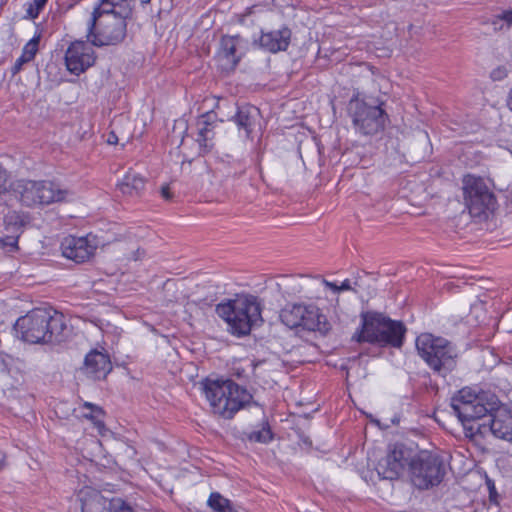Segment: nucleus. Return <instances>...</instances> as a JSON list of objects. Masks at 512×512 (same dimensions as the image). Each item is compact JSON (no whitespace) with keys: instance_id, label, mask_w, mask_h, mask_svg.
I'll use <instances>...</instances> for the list:
<instances>
[{"instance_id":"obj_20","label":"nucleus","mask_w":512,"mask_h":512,"mask_svg":"<svg viewBox=\"0 0 512 512\" xmlns=\"http://www.w3.org/2000/svg\"><path fill=\"white\" fill-rule=\"evenodd\" d=\"M385 326L387 328H382V338L383 341H377L376 344L382 347L391 346L395 348H400L403 344L404 335L406 332V328L400 321L391 320L390 318H386Z\"/></svg>"},{"instance_id":"obj_10","label":"nucleus","mask_w":512,"mask_h":512,"mask_svg":"<svg viewBox=\"0 0 512 512\" xmlns=\"http://www.w3.org/2000/svg\"><path fill=\"white\" fill-rule=\"evenodd\" d=\"M463 192L471 216L486 217L487 212L495 209L496 198L481 177L466 175L463 178Z\"/></svg>"},{"instance_id":"obj_32","label":"nucleus","mask_w":512,"mask_h":512,"mask_svg":"<svg viewBox=\"0 0 512 512\" xmlns=\"http://www.w3.org/2000/svg\"><path fill=\"white\" fill-rule=\"evenodd\" d=\"M109 512H133V509L121 499H113L110 503Z\"/></svg>"},{"instance_id":"obj_36","label":"nucleus","mask_w":512,"mask_h":512,"mask_svg":"<svg viewBox=\"0 0 512 512\" xmlns=\"http://www.w3.org/2000/svg\"><path fill=\"white\" fill-rule=\"evenodd\" d=\"M7 181L6 170L2 168L0 165V193L5 189V184Z\"/></svg>"},{"instance_id":"obj_31","label":"nucleus","mask_w":512,"mask_h":512,"mask_svg":"<svg viewBox=\"0 0 512 512\" xmlns=\"http://www.w3.org/2000/svg\"><path fill=\"white\" fill-rule=\"evenodd\" d=\"M48 0H33L29 3L28 8L26 10V14L29 18H36L40 11L44 8L45 4Z\"/></svg>"},{"instance_id":"obj_38","label":"nucleus","mask_w":512,"mask_h":512,"mask_svg":"<svg viewBox=\"0 0 512 512\" xmlns=\"http://www.w3.org/2000/svg\"><path fill=\"white\" fill-rule=\"evenodd\" d=\"M17 240H18V236H16V237H7L5 240H2V242H3L4 245H8V246H11L12 248H16L17 247Z\"/></svg>"},{"instance_id":"obj_15","label":"nucleus","mask_w":512,"mask_h":512,"mask_svg":"<svg viewBox=\"0 0 512 512\" xmlns=\"http://www.w3.org/2000/svg\"><path fill=\"white\" fill-rule=\"evenodd\" d=\"M386 316L377 312H364L361 314V327L356 330L352 340L362 343L376 344L383 341L382 328L385 326Z\"/></svg>"},{"instance_id":"obj_4","label":"nucleus","mask_w":512,"mask_h":512,"mask_svg":"<svg viewBox=\"0 0 512 512\" xmlns=\"http://www.w3.org/2000/svg\"><path fill=\"white\" fill-rule=\"evenodd\" d=\"M261 303L256 296L240 295L216 306V313L228 325V331L238 337L248 335L262 322Z\"/></svg>"},{"instance_id":"obj_11","label":"nucleus","mask_w":512,"mask_h":512,"mask_svg":"<svg viewBox=\"0 0 512 512\" xmlns=\"http://www.w3.org/2000/svg\"><path fill=\"white\" fill-rule=\"evenodd\" d=\"M488 414V422L469 427L471 435L479 434L484 437L490 432L497 438L512 441V412L499 403L497 408Z\"/></svg>"},{"instance_id":"obj_12","label":"nucleus","mask_w":512,"mask_h":512,"mask_svg":"<svg viewBox=\"0 0 512 512\" xmlns=\"http://www.w3.org/2000/svg\"><path fill=\"white\" fill-rule=\"evenodd\" d=\"M248 41L239 35H225L221 38L217 51V62L222 71L231 72L246 54Z\"/></svg>"},{"instance_id":"obj_39","label":"nucleus","mask_w":512,"mask_h":512,"mask_svg":"<svg viewBox=\"0 0 512 512\" xmlns=\"http://www.w3.org/2000/svg\"><path fill=\"white\" fill-rule=\"evenodd\" d=\"M266 362L265 361H258L256 363L253 364V373H254V376L255 377H260V369L263 365H265Z\"/></svg>"},{"instance_id":"obj_9","label":"nucleus","mask_w":512,"mask_h":512,"mask_svg":"<svg viewBox=\"0 0 512 512\" xmlns=\"http://www.w3.org/2000/svg\"><path fill=\"white\" fill-rule=\"evenodd\" d=\"M409 470L412 484L421 490L438 485L445 475L441 458L427 451L411 457Z\"/></svg>"},{"instance_id":"obj_29","label":"nucleus","mask_w":512,"mask_h":512,"mask_svg":"<svg viewBox=\"0 0 512 512\" xmlns=\"http://www.w3.org/2000/svg\"><path fill=\"white\" fill-rule=\"evenodd\" d=\"M251 442L267 443L272 439V432L268 426H264L258 431H252L247 435Z\"/></svg>"},{"instance_id":"obj_33","label":"nucleus","mask_w":512,"mask_h":512,"mask_svg":"<svg viewBox=\"0 0 512 512\" xmlns=\"http://www.w3.org/2000/svg\"><path fill=\"white\" fill-rule=\"evenodd\" d=\"M507 75V69L504 66H499L491 71L490 77L494 81H500L507 77Z\"/></svg>"},{"instance_id":"obj_30","label":"nucleus","mask_w":512,"mask_h":512,"mask_svg":"<svg viewBox=\"0 0 512 512\" xmlns=\"http://www.w3.org/2000/svg\"><path fill=\"white\" fill-rule=\"evenodd\" d=\"M5 223L8 230L12 228L14 232H17L23 227L24 220L16 212H12L5 217Z\"/></svg>"},{"instance_id":"obj_24","label":"nucleus","mask_w":512,"mask_h":512,"mask_svg":"<svg viewBox=\"0 0 512 512\" xmlns=\"http://www.w3.org/2000/svg\"><path fill=\"white\" fill-rule=\"evenodd\" d=\"M306 311V304L287 305L281 310L280 319L284 325L293 329L301 327L302 317Z\"/></svg>"},{"instance_id":"obj_45","label":"nucleus","mask_w":512,"mask_h":512,"mask_svg":"<svg viewBox=\"0 0 512 512\" xmlns=\"http://www.w3.org/2000/svg\"><path fill=\"white\" fill-rule=\"evenodd\" d=\"M140 258V251L137 250V256L135 257V260L139 259Z\"/></svg>"},{"instance_id":"obj_14","label":"nucleus","mask_w":512,"mask_h":512,"mask_svg":"<svg viewBox=\"0 0 512 512\" xmlns=\"http://www.w3.org/2000/svg\"><path fill=\"white\" fill-rule=\"evenodd\" d=\"M97 246V239L91 234L84 237L68 236L61 242L63 256L76 263L90 260L94 256Z\"/></svg>"},{"instance_id":"obj_23","label":"nucleus","mask_w":512,"mask_h":512,"mask_svg":"<svg viewBox=\"0 0 512 512\" xmlns=\"http://www.w3.org/2000/svg\"><path fill=\"white\" fill-rule=\"evenodd\" d=\"M234 118L237 126L244 129L249 136L259 120V110L255 106H242L238 108Z\"/></svg>"},{"instance_id":"obj_27","label":"nucleus","mask_w":512,"mask_h":512,"mask_svg":"<svg viewBox=\"0 0 512 512\" xmlns=\"http://www.w3.org/2000/svg\"><path fill=\"white\" fill-rule=\"evenodd\" d=\"M84 408L90 410L89 413H85L84 417L91 420L94 426L101 432L105 428V424L103 421L104 411L101 407L94 405L90 402H85L83 404Z\"/></svg>"},{"instance_id":"obj_8","label":"nucleus","mask_w":512,"mask_h":512,"mask_svg":"<svg viewBox=\"0 0 512 512\" xmlns=\"http://www.w3.org/2000/svg\"><path fill=\"white\" fill-rule=\"evenodd\" d=\"M348 113L356 132L365 136L383 131L388 120L382 103L371 105L358 97H353L349 101Z\"/></svg>"},{"instance_id":"obj_16","label":"nucleus","mask_w":512,"mask_h":512,"mask_svg":"<svg viewBox=\"0 0 512 512\" xmlns=\"http://www.w3.org/2000/svg\"><path fill=\"white\" fill-rule=\"evenodd\" d=\"M95 62L93 48L83 41L71 43L65 53V64L67 70L72 74L79 75L91 67Z\"/></svg>"},{"instance_id":"obj_17","label":"nucleus","mask_w":512,"mask_h":512,"mask_svg":"<svg viewBox=\"0 0 512 512\" xmlns=\"http://www.w3.org/2000/svg\"><path fill=\"white\" fill-rule=\"evenodd\" d=\"M84 372L95 380L103 379L112 370L109 355L98 350H91L84 359Z\"/></svg>"},{"instance_id":"obj_21","label":"nucleus","mask_w":512,"mask_h":512,"mask_svg":"<svg viewBox=\"0 0 512 512\" xmlns=\"http://www.w3.org/2000/svg\"><path fill=\"white\" fill-rule=\"evenodd\" d=\"M82 512H102L105 508V498L91 487H84L78 493Z\"/></svg>"},{"instance_id":"obj_34","label":"nucleus","mask_w":512,"mask_h":512,"mask_svg":"<svg viewBox=\"0 0 512 512\" xmlns=\"http://www.w3.org/2000/svg\"><path fill=\"white\" fill-rule=\"evenodd\" d=\"M316 281L319 284L325 286L326 288L331 289L334 293H339L341 291L340 286H338L337 284H335L333 282H329L326 279H317Z\"/></svg>"},{"instance_id":"obj_7","label":"nucleus","mask_w":512,"mask_h":512,"mask_svg":"<svg viewBox=\"0 0 512 512\" xmlns=\"http://www.w3.org/2000/svg\"><path fill=\"white\" fill-rule=\"evenodd\" d=\"M12 190L15 197L27 207L63 202L73 196L70 190L45 180L20 179L12 184Z\"/></svg>"},{"instance_id":"obj_35","label":"nucleus","mask_w":512,"mask_h":512,"mask_svg":"<svg viewBox=\"0 0 512 512\" xmlns=\"http://www.w3.org/2000/svg\"><path fill=\"white\" fill-rule=\"evenodd\" d=\"M161 196L165 199V200H171L173 198V195L170 191V187L168 184H165L161 187Z\"/></svg>"},{"instance_id":"obj_26","label":"nucleus","mask_w":512,"mask_h":512,"mask_svg":"<svg viewBox=\"0 0 512 512\" xmlns=\"http://www.w3.org/2000/svg\"><path fill=\"white\" fill-rule=\"evenodd\" d=\"M207 504L215 512H236L231 501L218 492L210 494Z\"/></svg>"},{"instance_id":"obj_5","label":"nucleus","mask_w":512,"mask_h":512,"mask_svg":"<svg viewBox=\"0 0 512 512\" xmlns=\"http://www.w3.org/2000/svg\"><path fill=\"white\" fill-rule=\"evenodd\" d=\"M498 404L499 399L495 394L484 391L477 393L469 387L462 388L451 399V407L467 431H470L471 425L481 424L480 421Z\"/></svg>"},{"instance_id":"obj_43","label":"nucleus","mask_w":512,"mask_h":512,"mask_svg":"<svg viewBox=\"0 0 512 512\" xmlns=\"http://www.w3.org/2000/svg\"><path fill=\"white\" fill-rule=\"evenodd\" d=\"M507 104H508L509 109L512 111V87H511V90L509 92Z\"/></svg>"},{"instance_id":"obj_37","label":"nucleus","mask_w":512,"mask_h":512,"mask_svg":"<svg viewBox=\"0 0 512 512\" xmlns=\"http://www.w3.org/2000/svg\"><path fill=\"white\" fill-rule=\"evenodd\" d=\"M500 19L504 20L508 26L512 24V10L505 11L499 16Z\"/></svg>"},{"instance_id":"obj_6","label":"nucleus","mask_w":512,"mask_h":512,"mask_svg":"<svg viewBox=\"0 0 512 512\" xmlns=\"http://www.w3.org/2000/svg\"><path fill=\"white\" fill-rule=\"evenodd\" d=\"M416 349L421 359L438 375L445 377L456 368L457 349L443 337L422 333L416 338Z\"/></svg>"},{"instance_id":"obj_42","label":"nucleus","mask_w":512,"mask_h":512,"mask_svg":"<svg viewBox=\"0 0 512 512\" xmlns=\"http://www.w3.org/2000/svg\"><path fill=\"white\" fill-rule=\"evenodd\" d=\"M5 460H6V455L0 451V470H2L5 466Z\"/></svg>"},{"instance_id":"obj_28","label":"nucleus","mask_w":512,"mask_h":512,"mask_svg":"<svg viewBox=\"0 0 512 512\" xmlns=\"http://www.w3.org/2000/svg\"><path fill=\"white\" fill-rule=\"evenodd\" d=\"M202 125L203 126L199 128L197 142L200 149L206 152L211 147L208 142L212 139L214 133L210 128V123L204 121Z\"/></svg>"},{"instance_id":"obj_1","label":"nucleus","mask_w":512,"mask_h":512,"mask_svg":"<svg viewBox=\"0 0 512 512\" xmlns=\"http://www.w3.org/2000/svg\"><path fill=\"white\" fill-rule=\"evenodd\" d=\"M132 0H100L88 21V38L95 46L115 45L124 40L127 20L132 18Z\"/></svg>"},{"instance_id":"obj_22","label":"nucleus","mask_w":512,"mask_h":512,"mask_svg":"<svg viewBox=\"0 0 512 512\" xmlns=\"http://www.w3.org/2000/svg\"><path fill=\"white\" fill-rule=\"evenodd\" d=\"M145 183L146 180L143 176L130 170L125 174L122 181L119 182L118 187L122 194L135 197L141 195L145 188Z\"/></svg>"},{"instance_id":"obj_2","label":"nucleus","mask_w":512,"mask_h":512,"mask_svg":"<svg viewBox=\"0 0 512 512\" xmlns=\"http://www.w3.org/2000/svg\"><path fill=\"white\" fill-rule=\"evenodd\" d=\"M14 329L25 342L54 344L64 340L67 326L62 313L52 309L36 308L18 318Z\"/></svg>"},{"instance_id":"obj_3","label":"nucleus","mask_w":512,"mask_h":512,"mask_svg":"<svg viewBox=\"0 0 512 512\" xmlns=\"http://www.w3.org/2000/svg\"><path fill=\"white\" fill-rule=\"evenodd\" d=\"M201 386L213 413L225 419L233 418L252 400V395L245 388L230 379L206 378Z\"/></svg>"},{"instance_id":"obj_44","label":"nucleus","mask_w":512,"mask_h":512,"mask_svg":"<svg viewBox=\"0 0 512 512\" xmlns=\"http://www.w3.org/2000/svg\"><path fill=\"white\" fill-rule=\"evenodd\" d=\"M142 4H147L150 2V0H140Z\"/></svg>"},{"instance_id":"obj_13","label":"nucleus","mask_w":512,"mask_h":512,"mask_svg":"<svg viewBox=\"0 0 512 512\" xmlns=\"http://www.w3.org/2000/svg\"><path fill=\"white\" fill-rule=\"evenodd\" d=\"M410 461L411 450L403 444H394L390 446L387 455L378 462L376 470L381 478L396 480Z\"/></svg>"},{"instance_id":"obj_40","label":"nucleus","mask_w":512,"mask_h":512,"mask_svg":"<svg viewBox=\"0 0 512 512\" xmlns=\"http://www.w3.org/2000/svg\"><path fill=\"white\" fill-rule=\"evenodd\" d=\"M351 285H350V280L349 279H346L344 280L341 285H340V290L341 291H345V290H351Z\"/></svg>"},{"instance_id":"obj_25","label":"nucleus","mask_w":512,"mask_h":512,"mask_svg":"<svg viewBox=\"0 0 512 512\" xmlns=\"http://www.w3.org/2000/svg\"><path fill=\"white\" fill-rule=\"evenodd\" d=\"M39 39L34 37L28 43L25 44L22 50L21 56L15 61L12 67V73L15 75L21 69L23 64L32 61L38 50Z\"/></svg>"},{"instance_id":"obj_41","label":"nucleus","mask_w":512,"mask_h":512,"mask_svg":"<svg viewBox=\"0 0 512 512\" xmlns=\"http://www.w3.org/2000/svg\"><path fill=\"white\" fill-rule=\"evenodd\" d=\"M107 142L109 144H116L118 142V137L114 132H111L108 136Z\"/></svg>"},{"instance_id":"obj_18","label":"nucleus","mask_w":512,"mask_h":512,"mask_svg":"<svg viewBox=\"0 0 512 512\" xmlns=\"http://www.w3.org/2000/svg\"><path fill=\"white\" fill-rule=\"evenodd\" d=\"M291 36L292 32L288 27L263 32L259 38V45L262 49L271 53L285 51L290 44Z\"/></svg>"},{"instance_id":"obj_19","label":"nucleus","mask_w":512,"mask_h":512,"mask_svg":"<svg viewBox=\"0 0 512 512\" xmlns=\"http://www.w3.org/2000/svg\"><path fill=\"white\" fill-rule=\"evenodd\" d=\"M306 311L304 317H302L301 328L307 331L319 332L322 335L328 334L332 326L321 309L316 305L306 304Z\"/></svg>"}]
</instances>
